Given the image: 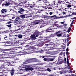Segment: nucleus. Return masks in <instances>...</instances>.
<instances>
[{"mask_svg": "<svg viewBox=\"0 0 76 76\" xmlns=\"http://www.w3.org/2000/svg\"><path fill=\"white\" fill-rule=\"evenodd\" d=\"M17 27H18V30L22 29H23V28L22 27V26H20L19 24H18Z\"/></svg>", "mask_w": 76, "mask_h": 76, "instance_id": "aec40b11", "label": "nucleus"}, {"mask_svg": "<svg viewBox=\"0 0 76 76\" xmlns=\"http://www.w3.org/2000/svg\"><path fill=\"white\" fill-rule=\"evenodd\" d=\"M12 21H8L7 22V24H10V23H12Z\"/></svg>", "mask_w": 76, "mask_h": 76, "instance_id": "79ce46f5", "label": "nucleus"}, {"mask_svg": "<svg viewBox=\"0 0 76 76\" xmlns=\"http://www.w3.org/2000/svg\"><path fill=\"white\" fill-rule=\"evenodd\" d=\"M54 23V26H57V24L56 23Z\"/></svg>", "mask_w": 76, "mask_h": 76, "instance_id": "6e6d98bb", "label": "nucleus"}, {"mask_svg": "<svg viewBox=\"0 0 76 76\" xmlns=\"http://www.w3.org/2000/svg\"><path fill=\"white\" fill-rule=\"evenodd\" d=\"M25 44V42H22L21 41H20L18 42V44L19 45H23V44Z\"/></svg>", "mask_w": 76, "mask_h": 76, "instance_id": "412c9836", "label": "nucleus"}, {"mask_svg": "<svg viewBox=\"0 0 76 76\" xmlns=\"http://www.w3.org/2000/svg\"><path fill=\"white\" fill-rule=\"evenodd\" d=\"M72 76H76V75H75V74H72Z\"/></svg>", "mask_w": 76, "mask_h": 76, "instance_id": "774afa93", "label": "nucleus"}, {"mask_svg": "<svg viewBox=\"0 0 76 76\" xmlns=\"http://www.w3.org/2000/svg\"><path fill=\"white\" fill-rule=\"evenodd\" d=\"M14 63H18V60H19V58L17 57L16 56H15L14 58Z\"/></svg>", "mask_w": 76, "mask_h": 76, "instance_id": "6e6552de", "label": "nucleus"}, {"mask_svg": "<svg viewBox=\"0 0 76 76\" xmlns=\"http://www.w3.org/2000/svg\"><path fill=\"white\" fill-rule=\"evenodd\" d=\"M66 37H70V35L67 34L66 35Z\"/></svg>", "mask_w": 76, "mask_h": 76, "instance_id": "052dcab7", "label": "nucleus"}, {"mask_svg": "<svg viewBox=\"0 0 76 76\" xmlns=\"http://www.w3.org/2000/svg\"><path fill=\"white\" fill-rule=\"evenodd\" d=\"M0 53H1V56H3L4 54H5L6 53L4 52V51H2L0 50Z\"/></svg>", "mask_w": 76, "mask_h": 76, "instance_id": "393cba45", "label": "nucleus"}, {"mask_svg": "<svg viewBox=\"0 0 76 76\" xmlns=\"http://www.w3.org/2000/svg\"><path fill=\"white\" fill-rule=\"evenodd\" d=\"M10 71H11L10 73L11 76H13L15 73V70L12 69L11 70H10Z\"/></svg>", "mask_w": 76, "mask_h": 76, "instance_id": "f8f14e48", "label": "nucleus"}, {"mask_svg": "<svg viewBox=\"0 0 76 76\" xmlns=\"http://www.w3.org/2000/svg\"><path fill=\"white\" fill-rule=\"evenodd\" d=\"M68 3L69 4L70 2H71V0H67Z\"/></svg>", "mask_w": 76, "mask_h": 76, "instance_id": "c03bdc74", "label": "nucleus"}, {"mask_svg": "<svg viewBox=\"0 0 76 76\" xmlns=\"http://www.w3.org/2000/svg\"><path fill=\"white\" fill-rule=\"evenodd\" d=\"M13 13H14V14H16V13H17V12H16V11L13 10Z\"/></svg>", "mask_w": 76, "mask_h": 76, "instance_id": "ea45409f", "label": "nucleus"}, {"mask_svg": "<svg viewBox=\"0 0 76 76\" xmlns=\"http://www.w3.org/2000/svg\"><path fill=\"white\" fill-rule=\"evenodd\" d=\"M60 31H58V32H56L55 34H56V36H57V37H61V34H60Z\"/></svg>", "mask_w": 76, "mask_h": 76, "instance_id": "1a4fd4ad", "label": "nucleus"}, {"mask_svg": "<svg viewBox=\"0 0 76 76\" xmlns=\"http://www.w3.org/2000/svg\"><path fill=\"white\" fill-rule=\"evenodd\" d=\"M37 1H38L39 2L41 1H43V0H37Z\"/></svg>", "mask_w": 76, "mask_h": 76, "instance_id": "8fccbe9b", "label": "nucleus"}, {"mask_svg": "<svg viewBox=\"0 0 76 76\" xmlns=\"http://www.w3.org/2000/svg\"><path fill=\"white\" fill-rule=\"evenodd\" d=\"M41 32H42V33H44V32H45L46 33H47V32H50V31L49 30L48 28H47V29L45 30L44 31H42Z\"/></svg>", "mask_w": 76, "mask_h": 76, "instance_id": "4468645a", "label": "nucleus"}, {"mask_svg": "<svg viewBox=\"0 0 76 76\" xmlns=\"http://www.w3.org/2000/svg\"><path fill=\"white\" fill-rule=\"evenodd\" d=\"M72 6V5L70 4H68L67 6V7H71Z\"/></svg>", "mask_w": 76, "mask_h": 76, "instance_id": "37998d69", "label": "nucleus"}, {"mask_svg": "<svg viewBox=\"0 0 76 76\" xmlns=\"http://www.w3.org/2000/svg\"><path fill=\"white\" fill-rule=\"evenodd\" d=\"M44 51H45V48H42V49L41 50L39 51V52L40 53H42Z\"/></svg>", "mask_w": 76, "mask_h": 76, "instance_id": "a211bd4d", "label": "nucleus"}, {"mask_svg": "<svg viewBox=\"0 0 76 76\" xmlns=\"http://www.w3.org/2000/svg\"><path fill=\"white\" fill-rule=\"evenodd\" d=\"M43 60L44 61H48V59H47V58H45L43 59Z\"/></svg>", "mask_w": 76, "mask_h": 76, "instance_id": "2f4dec72", "label": "nucleus"}, {"mask_svg": "<svg viewBox=\"0 0 76 76\" xmlns=\"http://www.w3.org/2000/svg\"><path fill=\"white\" fill-rule=\"evenodd\" d=\"M46 71H48V72H51V69L49 68H47V69H46Z\"/></svg>", "mask_w": 76, "mask_h": 76, "instance_id": "c85d7f7f", "label": "nucleus"}, {"mask_svg": "<svg viewBox=\"0 0 76 76\" xmlns=\"http://www.w3.org/2000/svg\"><path fill=\"white\" fill-rule=\"evenodd\" d=\"M7 3H4L2 4V7L9 6V5H10V4H13V3H15V1H12V0H7Z\"/></svg>", "mask_w": 76, "mask_h": 76, "instance_id": "20e7f679", "label": "nucleus"}, {"mask_svg": "<svg viewBox=\"0 0 76 76\" xmlns=\"http://www.w3.org/2000/svg\"><path fill=\"white\" fill-rule=\"evenodd\" d=\"M59 73H60V74H62V73H63V72L62 71H61L59 72Z\"/></svg>", "mask_w": 76, "mask_h": 76, "instance_id": "864d4df0", "label": "nucleus"}, {"mask_svg": "<svg viewBox=\"0 0 76 76\" xmlns=\"http://www.w3.org/2000/svg\"><path fill=\"white\" fill-rule=\"evenodd\" d=\"M7 58L5 57H1V59H3L4 58Z\"/></svg>", "mask_w": 76, "mask_h": 76, "instance_id": "13d9d810", "label": "nucleus"}, {"mask_svg": "<svg viewBox=\"0 0 76 76\" xmlns=\"http://www.w3.org/2000/svg\"><path fill=\"white\" fill-rule=\"evenodd\" d=\"M19 10L18 11V13H19L22 15L25 13V10L23 9L22 8H19Z\"/></svg>", "mask_w": 76, "mask_h": 76, "instance_id": "0eeeda50", "label": "nucleus"}, {"mask_svg": "<svg viewBox=\"0 0 76 76\" xmlns=\"http://www.w3.org/2000/svg\"><path fill=\"white\" fill-rule=\"evenodd\" d=\"M5 66H9V65L7 64V63H4V64H2L1 66V67H2V68H4Z\"/></svg>", "mask_w": 76, "mask_h": 76, "instance_id": "dca6fc26", "label": "nucleus"}, {"mask_svg": "<svg viewBox=\"0 0 76 76\" xmlns=\"http://www.w3.org/2000/svg\"><path fill=\"white\" fill-rule=\"evenodd\" d=\"M67 65L68 66H69V59L68 58V57H67Z\"/></svg>", "mask_w": 76, "mask_h": 76, "instance_id": "c756f323", "label": "nucleus"}, {"mask_svg": "<svg viewBox=\"0 0 76 76\" xmlns=\"http://www.w3.org/2000/svg\"><path fill=\"white\" fill-rule=\"evenodd\" d=\"M50 38H48V37H47L45 39H44V40H48L49 41H52L53 40V39H50Z\"/></svg>", "mask_w": 76, "mask_h": 76, "instance_id": "6ab92c4d", "label": "nucleus"}, {"mask_svg": "<svg viewBox=\"0 0 76 76\" xmlns=\"http://www.w3.org/2000/svg\"><path fill=\"white\" fill-rule=\"evenodd\" d=\"M11 12V10H7L5 9H3L1 10V14H3V15H3V17H6V16H7L9 15V14L6 15L8 13H9V12Z\"/></svg>", "mask_w": 76, "mask_h": 76, "instance_id": "7ed1b4c3", "label": "nucleus"}, {"mask_svg": "<svg viewBox=\"0 0 76 76\" xmlns=\"http://www.w3.org/2000/svg\"><path fill=\"white\" fill-rule=\"evenodd\" d=\"M54 59H55V58H53L50 59H48V61H53L54 60Z\"/></svg>", "mask_w": 76, "mask_h": 76, "instance_id": "4be33fe9", "label": "nucleus"}, {"mask_svg": "<svg viewBox=\"0 0 76 76\" xmlns=\"http://www.w3.org/2000/svg\"><path fill=\"white\" fill-rule=\"evenodd\" d=\"M6 70H4V72H5V71H8V72H10V70H9L8 69H7V68H6Z\"/></svg>", "mask_w": 76, "mask_h": 76, "instance_id": "f704fd0d", "label": "nucleus"}, {"mask_svg": "<svg viewBox=\"0 0 76 76\" xmlns=\"http://www.w3.org/2000/svg\"><path fill=\"white\" fill-rule=\"evenodd\" d=\"M49 45H50V44H46V43H45V46L46 47H48Z\"/></svg>", "mask_w": 76, "mask_h": 76, "instance_id": "473e14b6", "label": "nucleus"}, {"mask_svg": "<svg viewBox=\"0 0 76 76\" xmlns=\"http://www.w3.org/2000/svg\"><path fill=\"white\" fill-rule=\"evenodd\" d=\"M75 12L72 13V14L70 15V16H72V15H75Z\"/></svg>", "mask_w": 76, "mask_h": 76, "instance_id": "de8ad7c7", "label": "nucleus"}, {"mask_svg": "<svg viewBox=\"0 0 76 76\" xmlns=\"http://www.w3.org/2000/svg\"><path fill=\"white\" fill-rule=\"evenodd\" d=\"M7 26H8V28H11L12 26V24H10L8 25H7Z\"/></svg>", "mask_w": 76, "mask_h": 76, "instance_id": "c9c22d12", "label": "nucleus"}, {"mask_svg": "<svg viewBox=\"0 0 76 76\" xmlns=\"http://www.w3.org/2000/svg\"><path fill=\"white\" fill-rule=\"evenodd\" d=\"M22 34H18V37L19 38H22Z\"/></svg>", "mask_w": 76, "mask_h": 76, "instance_id": "b1692460", "label": "nucleus"}, {"mask_svg": "<svg viewBox=\"0 0 76 76\" xmlns=\"http://www.w3.org/2000/svg\"><path fill=\"white\" fill-rule=\"evenodd\" d=\"M33 22L35 23L36 25H38L40 22V21L39 20H36L35 21H34Z\"/></svg>", "mask_w": 76, "mask_h": 76, "instance_id": "ddd939ff", "label": "nucleus"}, {"mask_svg": "<svg viewBox=\"0 0 76 76\" xmlns=\"http://www.w3.org/2000/svg\"><path fill=\"white\" fill-rule=\"evenodd\" d=\"M63 54V53L62 52H61V53H60L59 54V55L61 56V55H62V54Z\"/></svg>", "mask_w": 76, "mask_h": 76, "instance_id": "680f3d73", "label": "nucleus"}, {"mask_svg": "<svg viewBox=\"0 0 76 76\" xmlns=\"http://www.w3.org/2000/svg\"><path fill=\"white\" fill-rule=\"evenodd\" d=\"M37 59L35 58H27L26 59V61L23 62V64H21L20 67H22V68H25V70H26V71L31 70H34V69H37V66L35 65H33V68H32L31 66H28L27 65H25L26 64H28V63H29L37 62Z\"/></svg>", "mask_w": 76, "mask_h": 76, "instance_id": "f257e3e1", "label": "nucleus"}, {"mask_svg": "<svg viewBox=\"0 0 76 76\" xmlns=\"http://www.w3.org/2000/svg\"><path fill=\"white\" fill-rule=\"evenodd\" d=\"M70 31H71V28L69 27L68 29V31H66V32L69 33Z\"/></svg>", "mask_w": 76, "mask_h": 76, "instance_id": "cd10ccee", "label": "nucleus"}, {"mask_svg": "<svg viewBox=\"0 0 76 76\" xmlns=\"http://www.w3.org/2000/svg\"><path fill=\"white\" fill-rule=\"evenodd\" d=\"M48 30H49V31H52V28H51V27H49L48 28Z\"/></svg>", "mask_w": 76, "mask_h": 76, "instance_id": "e433bc0d", "label": "nucleus"}, {"mask_svg": "<svg viewBox=\"0 0 76 76\" xmlns=\"http://www.w3.org/2000/svg\"><path fill=\"white\" fill-rule=\"evenodd\" d=\"M20 16L21 19H25L26 18L25 14L21 15Z\"/></svg>", "mask_w": 76, "mask_h": 76, "instance_id": "f3484780", "label": "nucleus"}, {"mask_svg": "<svg viewBox=\"0 0 76 76\" xmlns=\"http://www.w3.org/2000/svg\"><path fill=\"white\" fill-rule=\"evenodd\" d=\"M69 73H72V71L71 70H69Z\"/></svg>", "mask_w": 76, "mask_h": 76, "instance_id": "69168bd1", "label": "nucleus"}, {"mask_svg": "<svg viewBox=\"0 0 76 76\" xmlns=\"http://www.w3.org/2000/svg\"><path fill=\"white\" fill-rule=\"evenodd\" d=\"M41 18H44V19H45L46 18H47L48 19H57V17H56V15H55L50 16L46 15H44L42 16Z\"/></svg>", "mask_w": 76, "mask_h": 76, "instance_id": "39448f33", "label": "nucleus"}, {"mask_svg": "<svg viewBox=\"0 0 76 76\" xmlns=\"http://www.w3.org/2000/svg\"><path fill=\"white\" fill-rule=\"evenodd\" d=\"M41 7H42L43 9H45V8H46V6H41Z\"/></svg>", "mask_w": 76, "mask_h": 76, "instance_id": "a18cd8bd", "label": "nucleus"}, {"mask_svg": "<svg viewBox=\"0 0 76 76\" xmlns=\"http://www.w3.org/2000/svg\"><path fill=\"white\" fill-rule=\"evenodd\" d=\"M7 36L6 35L5 36V37L4 38V39H7Z\"/></svg>", "mask_w": 76, "mask_h": 76, "instance_id": "58836bf2", "label": "nucleus"}, {"mask_svg": "<svg viewBox=\"0 0 76 76\" xmlns=\"http://www.w3.org/2000/svg\"><path fill=\"white\" fill-rule=\"evenodd\" d=\"M35 5H32L31 4L29 5L28 6L30 8H32L33 7H35Z\"/></svg>", "mask_w": 76, "mask_h": 76, "instance_id": "a878e982", "label": "nucleus"}, {"mask_svg": "<svg viewBox=\"0 0 76 76\" xmlns=\"http://www.w3.org/2000/svg\"><path fill=\"white\" fill-rule=\"evenodd\" d=\"M61 24H64V22H61Z\"/></svg>", "mask_w": 76, "mask_h": 76, "instance_id": "338daca9", "label": "nucleus"}, {"mask_svg": "<svg viewBox=\"0 0 76 76\" xmlns=\"http://www.w3.org/2000/svg\"><path fill=\"white\" fill-rule=\"evenodd\" d=\"M52 5H53V6H54V5H55V2H53V3H52Z\"/></svg>", "mask_w": 76, "mask_h": 76, "instance_id": "09e8293b", "label": "nucleus"}, {"mask_svg": "<svg viewBox=\"0 0 76 76\" xmlns=\"http://www.w3.org/2000/svg\"><path fill=\"white\" fill-rule=\"evenodd\" d=\"M58 18H64V17L63 16H61V17H58Z\"/></svg>", "mask_w": 76, "mask_h": 76, "instance_id": "5fc2aeb1", "label": "nucleus"}, {"mask_svg": "<svg viewBox=\"0 0 76 76\" xmlns=\"http://www.w3.org/2000/svg\"><path fill=\"white\" fill-rule=\"evenodd\" d=\"M58 3H59V4H60L61 3V1H58Z\"/></svg>", "mask_w": 76, "mask_h": 76, "instance_id": "4d7b16f0", "label": "nucleus"}, {"mask_svg": "<svg viewBox=\"0 0 76 76\" xmlns=\"http://www.w3.org/2000/svg\"><path fill=\"white\" fill-rule=\"evenodd\" d=\"M64 28H65L66 29H67V27H66V26H67V24H64Z\"/></svg>", "mask_w": 76, "mask_h": 76, "instance_id": "4c0bfd02", "label": "nucleus"}, {"mask_svg": "<svg viewBox=\"0 0 76 76\" xmlns=\"http://www.w3.org/2000/svg\"><path fill=\"white\" fill-rule=\"evenodd\" d=\"M61 57L60 56H59L58 60V61H60L61 60H62V59H61Z\"/></svg>", "mask_w": 76, "mask_h": 76, "instance_id": "7c9ffc66", "label": "nucleus"}, {"mask_svg": "<svg viewBox=\"0 0 76 76\" xmlns=\"http://www.w3.org/2000/svg\"><path fill=\"white\" fill-rule=\"evenodd\" d=\"M41 34L42 33L38 31L35 30L33 34L30 36V38L32 40H35L37 39L36 37H38L40 35H41Z\"/></svg>", "mask_w": 76, "mask_h": 76, "instance_id": "f03ea898", "label": "nucleus"}, {"mask_svg": "<svg viewBox=\"0 0 76 76\" xmlns=\"http://www.w3.org/2000/svg\"><path fill=\"white\" fill-rule=\"evenodd\" d=\"M64 61V63L65 64H66V58L64 57V61H58L57 63V64L58 65H59V64H61L62 63H63V62Z\"/></svg>", "mask_w": 76, "mask_h": 76, "instance_id": "423d86ee", "label": "nucleus"}, {"mask_svg": "<svg viewBox=\"0 0 76 76\" xmlns=\"http://www.w3.org/2000/svg\"><path fill=\"white\" fill-rule=\"evenodd\" d=\"M26 16V18H31V15H28V14H25Z\"/></svg>", "mask_w": 76, "mask_h": 76, "instance_id": "5701e85b", "label": "nucleus"}, {"mask_svg": "<svg viewBox=\"0 0 76 76\" xmlns=\"http://www.w3.org/2000/svg\"><path fill=\"white\" fill-rule=\"evenodd\" d=\"M68 51H66V56H67V57H68V56L67 55L68 53Z\"/></svg>", "mask_w": 76, "mask_h": 76, "instance_id": "49530a36", "label": "nucleus"}, {"mask_svg": "<svg viewBox=\"0 0 76 76\" xmlns=\"http://www.w3.org/2000/svg\"><path fill=\"white\" fill-rule=\"evenodd\" d=\"M26 47H29V45H26Z\"/></svg>", "mask_w": 76, "mask_h": 76, "instance_id": "e2e57ef3", "label": "nucleus"}, {"mask_svg": "<svg viewBox=\"0 0 76 76\" xmlns=\"http://www.w3.org/2000/svg\"><path fill=\"white\" fill-rule=\"evenodd\" d=\"M3 43H6L7 44H10V41H7L6 42H3Z\"/></svg>", "mask_w": 76, "mask_h": 76, "instance_id": "72a5a7b5", "label": "nucleus"}, {"mask_svg": "<svg viewBox=\"0 0 76 76\" xmlns=\"http://www.w3.org/2000/svg\"><path fill=\"white\" fill-rule=\"evenodd\" d=\"M1 3H2V1H0V5L1 4Z\"/></svg>", "mask_w": 76, "mask_h": 76, "instance_id": "0e129e2a", "label": "nucleus"}, {"mask_svg": "<svg viewBox=\"0 0 76 76\" xmlns=\"http://www.w3.org/2000/svg\"><path fill=\"white\" fill-rule=\"evenodd\" d=\"M8 51L9 52V54H14L15 53V50H8Z\"/></svg>", "mask_w": 76, "mask_h": 76, "instance_id": "9d476101", "label": "nucleus"}, {"mask_svg": "<svg viewBox=\"0 0 76 76\" xmlns=\"http://www.w3.org/2000/svg\"><path fill=\"white\" fill-rule=\"evenodd\" d=\"M39 44H40V45H41V46H42L44 45V43L43 42H40L39 43Z\"/></svg>", "mask_w": 76, "mask_h": 76, "instance_id": "bb28decb", "label": "nucleus"}, {"mask_svg": "<svg viewBox=\"0 0 76 76\" xmlns=\"http://www.w3.org/2000/svg\"><path fill=\"white\" fill-rule=\"evenodd\" d=\"M56 34H51L49 37L48 38H54L55 37H56Z\"/></svg>", "mask_w": 76, "mask_h": 76, "instance_id": "9b49d317", "label": "nucleus"}, {"mask_svg": "<svg viewBox=\"0 0 76 76\" xmlns=\"http://www.w3.org/2000/svg\"><path fill=\"white\" fill-rule=\"evenodd\" d=\"M68 49H69V48H67L66 49V51H69L68 50Z\"/></svg>", "mask_w": 76, "mask_h": 76, "instance_id": "bf43d9fd", "label": "nucleus"}, {"mask_svg": "<svg viewBox=\"0 0 76 76\" xmlns=\"http://www.w3.org/2000/svg\"><path fill=\"white\" fill-rule=\"evenodd\" d=\"M58 4H57L55 5V6L56 7H58Z\"/></svg>", "mask_w": 76, "mask_h": 76, "instance_id": "a19ab883", "label": "nucleus"}, {"mask_svg": "<svg viewBox=\"0 0 76 76\" xmlns=\"http://www.w3.org/2000/svg\"><path fill=\"white\" fill-rule=\"evenodd\" d=\"M18 50V49H16V48H14L13 49V50H14V51H15V50Z\"/></svg>", "mask_w": 76, "mask_h": 76, "instance_id": "603ef678", "label": "nucleus"}, {"mask_svg": "<svg viewBox=\"0 0 76 76\" xmlns=\"http://www.w3.org/2000/svg\"><path fill=\"white\" fill-rule=\"evenodd\" d=\"M53 13V12H50L49 13V15H52Z\"/></svg>", "mask_w": 76, "mask_h": 76, "instance_id": "3c124183", "label": "nucleus"}, {"mask_svg": "<svg viewBox=\"0 0 76 76\" xmlns=\"http://www.w3.org/2000/svg\"><path fill=\"white\" fill-rule=\"evenodd\" d=\"M20 20V17H17L14 20V22H17V21H18V20Z\"/></svg>", "mask_w": 76, "mask_h": 76, "instance_id": "2eb2a0df", "label": "nucleus"}]
</instances>
